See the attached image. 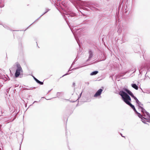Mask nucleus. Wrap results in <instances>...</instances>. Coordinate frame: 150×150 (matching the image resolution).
I'll return each instance as SVG.
<instances>
[{
	"instance_id": "1",
	"label": "nucleus",
	"mask_w": 150,
	"mask_h": 150,
	"mask_svg": "<svg viewBox=\"0 0 150 150\" xmlns=\"http://www.w3.org/2000/svg\"><path fill=\"white\" fill-rule=\"evenodd\" d=\"M119 94L121 96L122 100L126 104L129 106L132 104L130 102L131 101V98L130 97L125 91H120L119 92Z\"/></svg>"
},
{
	"instance_id": "2",
	"label": "nucleus",
	"mask_w": 150,
	"mask_h": 150,
	"mask_svg": "<svg viewBox=\"0 0 150 150\" xmlns=\"http://www.w3.org/2000/svg\"><path fill=\"white\" fill-rule=\"evenodd\" d=\"M76 16V14L73 11H69L65 13V15L63 16V17L67 22V19H71L72 17Z\"/></svg>"
},
{
	"instance_id": "3",
	"label": "nucleus",
	"mask_w": 150,
	"mask_h": 150,
	"mask_svg": "<svg viewBox=\"0 0 150 150\" xmlns=\"http://www.w3.org/2000/svg\"><path fill=\"white\" fill-rule=\"evenodd\" d=\"M15 64L16 66L17 69L15 74V76L16 78H18L20 75L21 73L23 72V70L20 64L18 62L16 63Z\"/></svg>"
},
{
	"instance_id": "4",
	"label": "nucleus",
	"mask_w": 150,
	"mask_h": 150,
	"mask_svg": "<svg viewBox=\"0 0 150 150\" xmlns=\"http://www.w3.org/2000/svg\"><path fill=\"white\" fill-rule=\"evenodd\" d=\"M79 4L81 6L82 8L84 10L87 9L86 7L90 8L91 7V3L89 2L81 1H80Z\"/></svg>"
},
{
	"instance_id": "5",
	"label": "nucleus",
	"mask_w": 150,
	"mask_h": 150,
	"mask_svg": "<svg viewBox=\"0 0 150 150\" xmlns=\"http://www.w3.org/2000/svg\"><path fill=\"white\" fill-rule=\"evenodd\" d=\"M103 91V90L102 89H99L96 93L94 95V96L95 97H97L98 96H100L102 91Z\"/></svg>"
},
{
	"instance_id": "6",
	"label": "nucleus",
	"mask_w": 150,
	"mask_h": 150,
	"mask_svg": "<svg viewBox=\"0 0 150 150\" xmlns=\"http://www.w3.org/2000/svg\"><path fill=\"white\" fill-rule=\"evenodd\" d=\"M89 56L88 59L87 60V61H89L93 56V52L91 50H89L88 52Z\"/></svg>"
},
{
	"instance_id": "7",
	"label": "nucleus",
	"mask_w": 150,
	"mask_h": 150,
	"mask_svg": "<svg viewBox=\"0 0 150 150\" xmlns=\"http://www.w3.org/2000/svg\"><path fill=\"white\" fill-rule=\"evenodd\" d=\"M123 90L126 92V93H127L128 94H129L130 96H132L133 94V93L129 90L127 89L126 88H124L123 89Z\"/></svg>"
},
{
	"instance_id": "8",
	"label": "nucleus",
	"mask_w": 150,
	"mask_h": 150,
	"mask_svg": "<svg viewBox=\"0 0 150 150\" xmlns=\"http://www.w3.org/2000/svg\"><path fill=\"white\" fill-rule=\"evenodd\" d=\"M139 110H141V112L142 113V114H143V116L144 117L146 116V115L145 114V113L146 112L145 109L143 108L142 107H140V108L139 109Z\"/></svg>"
},
{
	"instance_id": "9",
	"label": "nucleus",
	"mask_w": 150,
	"mask_h": 150,
	"mask_svg": "<svg viewBox=\"0 0 150 150\" xmlns=\"http://www.w3.org/2000/svg\"><path fill=\"white\" fill-rule=\"evenodd\" d=\"M35 81L38 83L40 85H42L43 84V82H41L38 80L35 77H33Z\"/></svg>"
},
{
	"instance_id": "10",
	"label": "nucleus",
	"mask_w": 150,
	"mask_h": 150,
	"mask_svg": "<svg viewBox=\"0 0 150 150\" xmlns=\"http://www.w3.org/2000/svg\"><path fill=\"white\" fill-rule=\"evenodd\" d=\"M11 119L10 117H6L3 118V120L5 121V122H9L10 121H9L10 120H11Z\"/></svg>"
},
{
	"instance_id": "11",
	"label": "nucleus",
	"mask_w": 150,
	"mask_h": 150,
	"mask_svg": "<svg viewBox=\"0 0 150 150\" xmlns=\"http://www.w3.org/2000/svg\"><path fill=\"white\" fill-rule=\"evenodd\" d=\"M46 11L39 18H38L36 20H35L33 23H32L30 26L32 25L33 24L34 22H35L36 21L38 20L43 15L45 14L46 13H47V12H48L50 10V9H49L48 8H46Z\"/></svg>"
},
{
	"instance_id": "12",
	"label": "nucleus",
	"mask_w": 150,
	"mask_h": 150,
	"mask_svg": "<svg viewBox=\"0 0 150 150\" xmlns=\"http://www.w3.org/2000/svg\"><path fill=\"white\" fill-rule=\"evenodd\" d=\"M129 106L133 109L135 113L137 114L138 112H137V111L136 110V109H135V108L134 106L132 104H131L129 105Z\"/></svg>"
},
{
	"instance_id": "13",
	"label": "nucleus",
	"mask_w": 150,
	"mask_h": 150,
	"mask_svg": "<svg viewBox=\"0 0 150 150\" xmlns=\"http://www.w3.org/2000/svg\"><path fill=\"white\" fill-rule=\"evenodd\" d=\"M137 115V116L139 118L141 119V120H142V118L146 120H148L147 118H146L143 117V115H142L139 112H138Z\"/></svg>"
},
{
	"instance_id": "14",
	"label": "nucleus",
	"mask_w": 150,
	"mask_h": 150,
	"mask_svg": "<svg viewBox=\"0 0 150 150\" xmlns=\"http://www.w3.org/2000/svg\"><path fill=\"white\" fill-rule=\"evenodd\" d=\"M145 113L146 114V115L147 116V120H149L148 121H146V122H148L150 123V114L147 111Z\"/></svg>"
},
{
	"instance_id": "15",
	"label": "nucleus",
	"mask_w": 150,
	"mask_h": 150,
	"mask_svg": "<svg viewBox=\"0 0 150 150\" xmlns=\"http://www.w3.org/2000/svg\"><path fill=\"white\" fill-rule=\"evenodd\" d=\"M132 86L136 90H137L138 89V86L136 84H132Z\"/></svg>"
},
{
	"instance_id": "16",
	"label": "nucleus",
	"mask_w": 150,
	"mask_h": 150,
	"mask_svg": "<svg viewBox=\"0 0 150 150\" xmlns=\"http://www.w3.org/2000/svg\"><path fill=\"white\" fill-rule=\"evenodd\" d=\"M98 72V71H94L91 72L90 75L91 76L95 75L97 74Z\"/></svg>"
},
{
	"instance_id": "17",
	"label": "nucleus",
	"mask_w": 150,
	"mask_h": 150,
	"mask_svg": "<svg viewBox=\"0 0 150 150\" xmlns=\"http://www.w3.org/2000/svg\"><path fill=\"white\" fill-rule=\"evenodd\" d=\"M136 103L139 107V109L140 108V107H142V106L143 105L139 101V102L137 103Z\"/></svg>"
},
{
	"instance_id": "18",
	"label": "nucleus",
	"mask_w": 150,
	"mask_h": 150,
	"mask_svg": "<svg viewBox=\"0 0 150 150\" xmlns=\"http://www.w3.org/2000/svg\"><path fill=\"white\" fill-rule=\"evenodd\" d=\"M131 97L134 99L135 100L136 103L139 102V101L138 99L134 95H133Z\"/></svg>"
},
{
	"instance_id": "19",
	"label": "nucleus",
	"mask_w": 150,
	"mask_h": 150,
	"mask_svg": "<svg viewBox=\"0 0 150 150\" xmlns=\"http://www.w3.org/2000/svg\"><path fill=\"white\" fill-rule=\"evenodd\" d=\"M4 5L3 2L0 0V8L3 7L4 6Z\"/></svg>"
},
{
	"instance_id": "20",
	"label": "nucleus",
	"mask_w": 150,
	"mask_h": 150,
	"mask_svg": "<svg viewBox=\"0 0 150 150\" xmlns=\"http://www.w3.org/2000/svg\"><path fill=\"white\" fill-rule=\"evenodd\" d=\"M74 36L75 37V39L76 40V41L78 44V45H79V40H78L76 36V35H75V34L74 33Z\"/></svg>"
},
{
	"instance_id": "21",
	"label": "nucleus",
	"mask_w": 150,
	"mask_h": 150,
	"mask_svg": "<svg viewBox=\"0 0 150 150\" xmlns=\"http://www.w3.org/2000/svg\"><path fill=\"white\" fill-rule=\"evenodd\" d=\"M139 70L140 74H141L144 71V69L141 68L140 69H139Z\"/></svg>"
},
{
	"instance_id": "22",
	"label": "nucleus",
	"mask_w": 150,
	"mask_h": 150,
	"mask_svg": "<svg viewBox=\"0 0 150 150\" xmlns=\"http://www.w3.org/2000/svg\"><path fill=\"white\" fill-rule=\"evenodd\" d=\"M35 88H36L35 87H33V88H32V87H30V88L28 87V88H25V89L26 90H32L33 88H35Z\"/></svg>"
},
{
	"instance_id": "23",
	"label": "nucleus",
	"mask_w": 150,
	"mask_h": 150,
	"mask_svg": "<svg viewBox=\"0 0 150 150\" xmlns=\"http://www.w3.org/2000/svg\"><path fill=\"white\" fill-rule=\"evenodd\" d=\"M145 120V119H144V118H142V120H141V121L142 122H143L145 124H148L146 122V121Z\"/></svg>"
},
{
	"instance_id": "24",
	"label": "nucleus",
	"mask_w": 150,
	"mask_h": 150,
	"mask_svg": "<svg viewBox=\"0 0 150 150\" xmlns=\"http://www.w3.org/2000/svg\"><path fill=\"white\" fill-rule=\"evenodd\" d=\"M122 30L121 28H118V30L117 31V32H118V33H120L121 32H122Z\"/></svg>"
},
{
	"instance_id": "25",
	"label": "nucleus",
	"mask_w": 150,
	"mask_h": 150,
	"mask_svg": "<svg viewBox=\"0 0 150 150\" xmlns=\"http://www.w3.org/2000/svg\"><path fill=\"white\" fill-rule=\"evenodd\" d=\"M61 95V93L60 92H57V97H59Z\"/></svg>"
},
{
	"instance_id": "26",
	"label": "nucleus",
	"mask_w": 150,
	"mask_h": 150,
	"mask_svg": "<svg viewBox=\"0 0 150 150\" xmlns=\"http://www.w3.org/2000/svg\"><path fill=\"white\" fill-rule=\"evenodd\" d=\"M85 83L87 85H88L89 84V82H85Z\"/></svg>"
},
{
	"instance_id": "27",
	"label": "nucleus",
	"mask_w": 150,
	"mask_h": 150,
	"mask_svg": "<svg viewBox=\"0 0 150 150\" xmlns=\"http://www.w3.org/2000/svg\"><path fill=\"white\" fill-rule=\"evenodd\" d=\"M125 35L124 34H123V36H122V39H125Z\"/></svg>"
},
{
	"instance_id": "28",
	"label": "nucleus",
	"mask_w": 150,
	"mask_h": 150,
	"mask_svg": "<svg viewBox=\"0 0 150 150\" xmlns=\"http://www.w3.org/2000/svg\"><path fill=\"white\" fill-rule=\"evenodd\" d=\"M2 127V125L0 124V131L1 130V128Z\"/></svg>"
},
{
	"instance_id": "29",
	"label": "nucleus",
	"mask_w": 150,
	"mask_h": 150,
	"mask_svg": "<svg viewBox=\"0 0 150 150\" xmlns=\"http://www.w3.org/2000/svg\"><path fill=\"white\" fill-rule=\"evenodd\" d=\"M67 74H67V73H66V74H65L64 75H63V76H62V77H63L64 76H65V75H67Z\"/></svg>"
},
{
	"instance_id": "30",
	"label": "nucleus",
	"mask_w": 150,
	"mask_h": 150,
	"mask_svg": "<svg viewBox=\"0 0 150 150\" xmlns=\"http://www.w3.org/2000/svg\"><path fill=\"white\" fill-rule=\"evenodd\" d=\"M82 92H81V93L80 94V95H79V96H80V97H81V94H82Z\"/></svg>"
},
{
	"instance_id": "31",
	"label": "nucleus",
	"mask_w": 150,
	"mask_h": 150,
	"mask_svg": "<svg viewBox=\"0 0 150 150\" xmlns=\"http://www.w3.org/2000/svg\"><path fill=\"white\" fill-rule=\"evenodd\" d=\"M73 85L74 86H75V83L74 82L73 83Z\"/></svg>"
},
{
	"instance_id": "32",
	"label": "nucleus",
	"mask_w": 150,
	"mask_h": 150,
	"mask_svg": "<svg viewBox=\"0 0 150 150\" xmlns=\"http://www.w3.org/2000/svg\"><path fill=\"white\" fill-rule=\"evenodd\" d=\"M16 117H15L14 118V119H13L12 121H11V122H12V121H13L15 120V119Z\"/></svg>"
},
{
	"instance_id": "33",
	"label": "nucleus",
	"mask_w": 150,
	"mask_h": 150,
	"mask_svg": "<svg viewBox=\"0 0 150 150\" xmlns=\"http://www.w3.org/2000/svg\"><path fill=\"white\" fill-rule=\"evenodd\" d=\"M120 135H121V136H122V137H125L123 136H122V134L121 133H120Z\"/></svg>"
},
{
	"instance_id": "34",
	"label": "nucleus",
	"mask_w": 150,
	"mask_h": 150,
	"mask_svg": "<svg viewBox=\"0 0 150 150\" xmlns=\"http://www.w3.org/2000/svg\"><path fill=\"white\" fill-rule=\"evenodd\" d=\"M80 98V96L78 97V99L76 100H78Z\"/></svg>"
},
{
	"instance_id": "35",
	"label": "nucleus",
	"mask_w": 150,
	"mask_h": 150,
	"mask_svg": "<svg viewBox=\"0 0 150 150\" xmlns=\"http://www.w3.org/2000/svg\"><path fill=\"white\" fill-rule=\"evenodd\" d=\"M36 102H38V101H35L33 102V103H36Z\"/></svg>"
},
{
	"instance_id": "36",
	"label": "nucleus",
	"mask_w": 150,
	"mask_h": 150,
	"mask_svg": "<svg viewBox=\"0 0 150 150\" xmlns=\"http://www.w3.org/2000/svg\"><path fill=\"white\" fill-rule=\"evenodd\" d=\"M1 114H0V116H1V115H2V112H1Z\"/></svg>"
},
{
	"instance_id": "37",
	"label": "nucleus",
	"mask_w": 150,
	"mask_h": 150,
	"mask_svg": "<svg viewBox=\"0 0 150 150\" xmlns=\"http://www.w3.org/2000/svg\"><path fill=\"white\" fill-rule=\"evenodd\" d=\"M50 91H51V90L49 91H48V93H49V92Z\"/></svg>"
},
{
	"instance_id": "38",
	"label": "nucleus",
	"mask_w": 150,
	"mask_h": 150,
	"mask_svg": "<svg viewBox=\"0 0 150 150\" xmlns=\"http://www.w3.org/2000/svg\"><path fill=\"white\" fill-rule=\"evenodd\" d=\"M74 62H73L72 63V64H74Z\"/></svg>"
},
{
	"instance_id": "39",
	"label": "nucleus",
	"mask_w": 150,
	"mask_h": 150,
	"mask_svg": "<svg viewBox=\"0 0 150 150\" xmlns=\"http://www.w3.org/2000/svg\"><path fill=\"white\" fill-rule=\"evenodd\" d=\"M75 102V101H72V102Z\"/></svg>"
},
{
	"instance_id": "40",
	"label": "nucleus",
	"mask_w": 150,
	"mask_h": 150,
	"mask_svg": "<svg viewBox=\"0 0 150 150\" xmlns=\"http://www.w3.org/2000/svg\"><path fill=\"white\" fill-rule=\"evenodd\" d=\"M20 150H21V146L20 147Z\"/></svg>"
},
{
	"instance_id": "41",
	"label": "nucleus",
	"mask_w": 150,
	"mask_h": 150,
	"mask_svg": "<svg viewBox=\"0 0 150 150\" xmlns=\"http://www.w3.org/2000/svg\"><path fill=\"white\" fill-rule=\"evenodd\" d=\"M8 89H7V92H8Z\"/></svg>"
},
{
	"instance_id": "42",
	"label": "nucleus",
	"mask_w": 150,
	"mask_h": 150,
	"mask_svg": "<svg viewBox=\"0 0 150 150\" xmlns=\"http://www.w3.org/2000/svg\"><path fill=\"white\" fill-rule=\"evenodd\" d=\"M104 59L102 60H104Z\"/></svg>"
},
{
	"instance_id": "43",
	"label": "nucleus",
	"mask_w": 150,
	"mask_h": 150,
	"mask_svg": "<svg viewBox=\"0 0 150 150\" xmlns=\"http://www.w3.org/2000/svg\"><path fill=\"white\" fill-rule=\"evenodd\" d=\"M1 132V130L0 131V132Z\"/></svg>"
},
{
	"instance_id": "44",
	"label": "nucleus",
	"mask_w": 150,
	"mask_h": 150,
	"mask_svg": "<svg viewBox=\"0 0 150 150\" xmlns=\"http://www.w3.org/2000/svg\"><path fill=\"white\" fill-rule=\"evenodd\" d=\"M0 24H1V23H0Z\"/></svg>"
}]
</instances>
